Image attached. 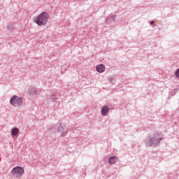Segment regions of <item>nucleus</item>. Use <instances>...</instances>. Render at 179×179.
I'll list each match as a JSON object with an SVG mask.
<instances>
[{
    "label": "nucleus",
    "mask_w": 179,
    "mask_h": 179,
    "mask_svg": "<svg viewBox=\"0 0 179 179\" xmlns=\"http://www.w3.org/2000/svg\"><path fill=\"white\" fill-rule=\"evenodd\" d=\"M163 140V134L162 133H151L145 137L144 143L147 147H158Z\"/></svg>",
    "instance_id": "1"
},
{
    "label": "nucleus",
    "mask_w": 179,
    "mask_h": 179,
    "mask_svg": "<svg viewBox=\"0 0 179 179\" xmlns=\"http://www.w3.org/2000/svg\"><path fill=\"white\" fill-rule=\"evenodd\" d=\"M50 15L48 12L43 10V12H41V13H39V15H37V17H36L33 21L34 23H36L38 26H45V24H47Z\"/></svg>",
    "instance_id": "2"
},
{
    "label": "nucleus",
    "mask_w": 179,
    "mask_h": 179,
    "mask_svg": "<svg viewBox=\"0 0 179 179\" xmlns=\"http://www.w3.org/2000/svg\"><path fill=\"white\" fill-rule=\"evenodd\" d=\"M25 173L24 166H16L11 169V175L15 179H21L22 176Z\"/></svg>",
    "instance_id": "3"
},
{
    "label": "nucleus",
    "mask_w": 179,
    "mask_h": 179,
    "mask_svg": "<svg viewBox=\"0 0 179 179\" xmlns=\"http://www.w3.org/2000/svg\"><path fill=\"white\" fill-rule=\"evenodd\" d=\"M10 103L15 108H20L23 103V98L17 96V95H13L10 99Z\"/></svg>",
    "instance_id": "4"
},
{
    "label": "nucleus",
    "mask_w": 179,
    "mask_h": 179,
    "mask_svg": "<svg viewBox=\"0 0 179 179\" xmlns=\"http://www.w3.org/2000/svg\"><path fill=\"white\" fill-rule=\"evenodd\" d=\"M57 131L60 133L61 137H65L68 134V131L66 130L65 124L61 123L57 127Z\"/></svg>",
    "instance_id": "5"
},
{
    "label": "nucleus",
    "mask_w": 179,
    "mask_h": 179,
    "mask_svg": "<svg viewBox=\"0 0 179 179\" xmlns=\"http://www.w3.org/2000/svg\"><path fill=\"white\" fill-rule=\"evenodd\" d=\"M10 133L11 134L12 138H17L20 134V129L18 127H12Z\"/></svg>",
    "instance_id": "6"
},
{
    "label": "nucleus",
    "mask_w": 179,
    "mask_h": 179,
    "mask_svg": "<svg viewBox=\"0 0 179 179\" xmlns=\"http://www.w3.org/2000/svg\"><path fill=\"white\" fill-rule=\"evenodd\" d=\"M28 93L31 96L38 95L40 94V90L36 87H30L28 89Z\"/></svg>",
    "instance_id": "7"
},
{
    "label": "nucleus",
    "mask_w": 179,
    "mask_h": 179,
    "mask_svg": "<svg viewBox=\"0 0 179 179\" xmlns=\"http://www.w3.org/2000/svg\"><path fill=\"white\" fill-rule=\"evenodd\" d=\"M110 108L107 105H104L101 107V114L102 116H107L108 113H109Z\"/></svg>",
    "instance_id": "8"
},
{
    "label": "nucleus",
    "mask_w": 179,
    "mask_h": 179,
    "mask_svg": "<svg viewBox=\"0 0 179 179\" xmlns=\"http://www.w3.org/2000/svg\"><path fill=\"white\" fill-rule=\"evenodd\" d=\"M117 161H118V157L116 155H113L108 158V164L110 165H113Z\"/></svg>",
    "instance_id": "9"
},
{
    "label": "nucleus",
    "mask_w": 179,
    "mask_h": 179,
    "mask_svg": "<svg viewBox=\"0 0 179 179\" xmlns=\"http://www.w3.org/2000/svg\"><path fill=\"white\" fill-rule=\"evenodd\" d=\"M96 69L98 73H104L106 70V66L104 64H98Z\"/></svg>",
    "instance_id": "10"
},
{
    "label": "nucleus",
    "mask_w": 179,
    "mask_h": 179,
    "mask_svg": "<svg viewBox=\"0 0 179 179\" xmlns=\"http://www.w3.org/2000/svg\"><path fill=\"white\" fill-rule=\"evenodd\" d=\"M48 99H50V101H51V102H55L56 96H55V95H48Z\"/></svg>",
    "instance_id": "11"
},
{
    "label": "nucleus",
    "mask_w": 179,
    "mask_h": 179,
    "mask_svg": "<svg viewBox=\"0 0 179 179\" xmlns=\"http://www.w3.org/2000/svg\"><path fill=\"white\" fill-rule=\"evenodd\" d=\"M55 130L54 129L53 126H50L48 130V133L50 134V136H52V134H54Z\"/></svg>",
    "instance_id": "12"
},
{
    "label": "nucleus",
    "mask_w": 179,
    "mask_h": 179,
    "mask_svg": "<svg viewBox=\"0 0 179 179\" xmlns=\"http://www.w3.org/2000/svg\"><path fill=\"white\" fill-rule=\"evenodd\" d=\"M7 29H8V30H13V29H14L13 24H7Z\"/></svg>",
    "instance_id": "13"
},
{
    "label": "nucleus",
    "mask_w": 179,
    "mask_h": 179,
    "mask_svg": "<svg viewBox=\"0 0 179 179\" xmlns=\"http://www.w3.org/2000/svg\"><path fill=\"white\" fill-rule=\"evenodd\" d=\"M108 80L111 83V84H115V79L114 77H110Z\"/></svg>",
    "instance_id": "14"
},
{
    "label": "nucleus",
    "mask_w": 179,
    "mask_h": 179,
    "mask_svg": "<svg viewBox=\"0 0 179 179\" xmlns=\"http://www.w3.org/2000/svg\"><path fill=\"white\" fill-rule=\"evenodd\" d=\"M178 90L176 89L173 90V91H171V92H170L171 96H173L174 95H176L178 92Z\"/></svg>",
    "instance_id": "15"
},
{
    "label": "nucleus",
    "mask_w": 179,
    "mask_h": 179,
    "mask_svg": "<svg viewBox=\"0 0 179 179\" xmlns=\"http://www.w3.org/2000/svg\"><path fill=\"white\" fill-rule=\"evenodd\" d=\"M175 76L177 78H179V69H177V70H176Z\"/></svg>",
    "instance_id": "16"
},
{
    "label": "nucleus",
    "mask_w": 179,
    "mask_h": 179,
    "mask_svg": "<svg viewBox=\"0 0 179 179\" xmlns=\"http://www.w3.org/2000/svg\"><path fill=\"white\" fill-rule=\"evenodd\" d=\"M150 24H151V26H152L153 27H155V21H150Z\"/></svg>",
    "instance_id": "17"
},
{
    "label": "nucleus",
    "mask_w": 179,
    "mask_h": 179,
    "mask_svg": "<svg viewBox=\"0 0 179 179\" xmlns=\"http://www.w3.org/2000/svg\"><path fill=\"white\" fill-rule=\"evenodd\" d=\"M116 14H114V15H113V14L111 15V19L112 20H113V22H115V17H116Z\"/></svg>",
    "instance_id": "18"
},
{
    "label": "nucleus",
    "mask_w": 179,
    "mask_h": 179,
    "mask_svg": "<svg viewBox=\"0 0 179 179\" xmlns=\"http://www.w3.org/2000/svg\"><path fill=\"white\" fill-rule=\"evenodd\" d=\"M103 1H107V0H103Z\"/></svg>",
    "instance_id": "19"
}]
</instances>
